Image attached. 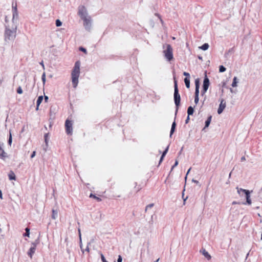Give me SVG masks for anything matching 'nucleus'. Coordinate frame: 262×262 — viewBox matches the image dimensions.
I'll return each instance as SVG.
<instances>
[{"label": "nucleus", "mask_w": 262, "mask_h": 262, "mask_svg": "<svg viewBox=\"0 0 262 262\" xmlns=\"http://www.w3.org/2000/svg\"><path fill=\"white\" fill-rule=\"evenodd\" d=\"M12 11L13 15L12 22L8 23V17L6 16L5 17V21L7 24L6 26L5 40L7 42L12 41L14 39L17 30V23L18 18V14L16 5L12 6Z\"/></svg>", "instance_id": "nucleus-1"}, {"label": "nucleus", "mask_w": 262, "mask_h": 262, "mask_svg": "<svg viewBox=\"0 0 262 262\" xmlns=\"http://www.w3.org/2000/svg\"><path fill=\"white\" fill-rule=\"evenodd\" d=\"M80 62L77 61L75 62L72 72V82L74 88H76L78 83V78L80 75Z\"/></svg>", "instance_id": "nucleus-2"}, {"label": "nucleus", "mask_w": 262, "mask_h": 262, "mask_svg": "<svg viewBox=\"0 0 262 262\" xmlns=\"http://www.w3.org/2000/svg\"><path fill=\"white\" fill-rule=\"evenodd\" d=\"M166 49L163 51L164 57L168 61H170L173 59L172 48L169 45H166Z\"/></svg>", "instance_id": "nucleus-3"}, {"label": "nucleus", "mask_w": 262, "mask_h": 262, "mask_svg": "<svg viewBox=\"0 0 262 262\" xmlns=\"http://www.w3.org/2000/svg\"><path fill=\"white\" fill-rule=\"evenodd\" d=\"M78 14L81 19L90 16L86 8L84 6H80L78 8Z\"/></svg>", "instance_id": "nucleus-4"}, {"label": "nucleus", "mask_w": 262, "mask_h": 262, "mask_svg": "<svg viewBox=\"0 0 262 262\" xmlns=\"http://www.w3.org/2000/svg\"><path fill=\"white\" fill-rule=\"evenodd\" d=\"M180 96L179 94L177 81H174V100L177 106H178L180 103Z\"/></svg>", "instance_id": "nucleus-5"}, {"label": "nucleus", "mask_w": 262, "mask_h": 262, "mask_svg": "<svg viewBox=\"0 0 262 262\" xmlns=\"http://www.w3.org/2000/svg\"><path fill=\"white\" fill-rule=\"evenodd\" d=\"M83 21V26L86 30L90 31L91 28V18L90 16L82 19Z\"/></svg>", "instance_id": "nucleus-6"}, {"label": "nucleus", "mask_w": 262, "mask_h": 262, "mask_svg": "<svg viewBox=\"0 0 262 262\" xmlns=\"http://www.w3.org/2000/svg\"><path fill=\"white\" fill-rule=\"evenodd\" d=\"M4 144L0 142V159L5 161L8 157L7 154L3 149Z\"/></svg>", "instance_id": "nucleus-7"}, {"label": "nucleus", "mask_w": 262, "mask_h": 262, "mask_svg": "<svg viewBox=\"0 0 262 262\" xmlns=\"http://www.w3.org/2000/svg\"><path fill=\"white\" fill-rule=\"evenodd\" d=\"M65 126L67 133L71 135L73 131L72 122L67 119L66 121Z\"/></svg>", "instance_id": "nucleus-8"}, {"label": "nucleus", "mask_w": 262, "mask_h": 262, "mask_svg": "<svg viewBox=\"0 0 262 262\" xmlns=\"http://www.w3.org/2000/svg\"><path fill=\"white\" fill-rule=\"evenodd\" d=\"M209 86V79L205 76V78L203 81V90L202 92V95H204L207 91Z\"/></svg>", "instance_id": "nucleus-9"}, {"label": "nucleus", "mask_w": 262, "mask_h": 262, "mask_svg": "<svg viewBox=\"0 0 262 262\" xmlns=\"http://www.w3.org/2000/svg\"><path fill=\"white\" fill-rule=\"evenodd\" d=\"M226 103L225 101L223 99H221L220 104L219 105V107L217 110V113L219 114H221L223 112V111L226 107Z\"/></svg>", "instance_id": "nucleus-10"}, {"label": "nucleus", "mask_w": 262, "mask_h": 262, "mask_svg": "<svg viewBox=\"0 0 262 262\" xmlns=\"http://www.w3.org/2000/svg\"><path fill=\"white\" fill-rule=\"evenodd\" d=\"M32 246L30 248L28 254L30 256V258L32 257L33 254L35 253L36 250V245L35 243L32 244Z\"/></svg>", "instance_id": "nucleus-11"}, {"label": "nucleus", "mask_w": 262, "mask_h": 262, "mask_svg": "<svg viewBox=\"0 0 262 262\" xmlns=\"http://www.w3.org/2000/svg\"><path fill=\"white\" fill-rule=\"evenodd\" d=\"M200 252L202 253V254L208 259L209 260L211 259V256L208 253L207 251H206L205 249H202L200 251Z\"/></svg>", "instance_id": "nucleus-12"}, {"label": "nucleus", "mask_w": 262, "mask_h": 262, "mask_svg": "<svg viewBox=\"0 0 262 262\" xmlns=\"http://www.w3.org/2000/svg\"><path fill=\"white\" fill-rule=\"evenodd\" d=\"M246 198V202L248 205H251L252 204L251 200L250 199V191L248 190L245 193Z\"/></svg>", "instance_id": "nucleus-13"}, {"label": "nucleus", "mask_w": 262, "mask_h": 262, "mask_svg": "<svg viewBox=\"0 0 262 262\" xmlns=\"http://www.w3.org/2000/svg\"><path fill=\"white\" fill-rule=\"evenodd\" d=\"M8 177L10 180H15L16 179L15 173L13 171H10L9 173Z\"/></svg>", "instance_id": "nucleus-14"}, {"label": "nucleus", "mask_w": 262, "mask_h": 262, "mask_svg": "<svg viewBox=\"0 0 262 262\" xmlns=\"http://www.w3.org/2000/svg\"><path fill=\"white\" fill-rule=\"evenodd\" d=\"M176 123L175 122H173L171 125L170 133V137H171L172 135L174 133L176 128Z\"/></svg>", "instance_id": "nucleus-15"}, {"label": "nucleus", "mask_w": 262, "mask_h": 262, "mask_svg": "<svg viewBox=\"0 0 262 262\" xmlns=\"http://www.w3.org/2000/svg\"><path fill=\"white\" fill-rule=\"evenodd\" d=\"M237 190V193L242 195L243 193H246V192L248 191V190L244 189L242 188H238V187L236 188Z\"/></svg>", "instance_id": "nucleus-16"}, {"label": "nucleus", "mask_w": 262, "mask_h": 262, "mask_svg": "<svg viewBox=\"0 0 262 262\" xmlns=\"http://www.w3.org/2000/svg\"><path fill=\"white\" fill-rule=\"evenodd\" d=\"M58 216V212L57 210H52V218L54 220H56Z\"/></svg>", "instance_id": "nucleus-17"}, {"label": "nucleus", "mask_w": 262, "mask_h": 262, "mask_svg": "<svg viewBox=\"0 0 262 262\" xmlns=\"http://www.w3.org/2000/svg\"><path fill=\"white\" fill-rule=\"evenodd\" d=\"M237 78L236 77H234L233 80V82L232 83V87H236L237 86V83H238Z\"/></svg>", "instance_id": "nucleus-18"}, {"label": "nucleus", "mask_w": 262, "mask_h": 262, "mask_svg": "<svg viewBox=\"0 0 262 262\" xmlns=\"http://www.w3.org/2000/svg\"><path fill=\"white\" fill-rule=\"evenodd\" d=\"M184 82L187 88H190V80L187 77L184 79Z\"/></svg>", "instance_id": "nucleus-19"}, {"label": "nucleus", "mask_w": 262, "mask_h": 262, "mask_svg": "<svg viewBox=\"0 0 262 262\" xmlns=\"http://www.w3.org/2000/svg\"><path fill=\"white\" fill-rule=\"evenodd\" d=\"M202 50L205 51L207 50L209 48V45L207 43H204L201 47H199Z\"/></svg>", "instance_id": "nucleus-20"}, {"label": "nucleus", "mask_w": 262, "mask_h": 262, "mask_svg": "<svg viewBox=\"0 0 262 262\" xmlns=\"http://www.w3.org/2000/svg\"><path fill=\"white\" fill-rule=\"evenodd\" d=\"M193 111H194L193 108L192 106H189L188 108V110H187V113H188V116L192 115L193 113Z\"/></svg>", "instance_id": "nucleus-21"}, {"label": "nucleus", "mask_w": 262, "mask_h": 262, "mask_svg": "<svg viewBox=\"0 0 262 262\" xmlns=\"http://www.w3.org/2000/svg\"><path fill=\"white\" fill-rule=\"evenodd\" d=\"M211 118H212V117L211 116H210L208 118L207 120L205 122V127H207L209 125V124L210 123V122H211Z\"/></svg>", "instance_id": "nucleus-22"}, {"label": "nucleus", "mask_w": 262, "mask_h": 262, "mask_svg": "<svg viewBox=\"0 0 262 262\" xmlns=\"http://www.w3.org/2000/svg\"><path fill=\"white\" fill-rule=\"evenodd\" d=\"M43 97L42 96H40L38 97L37 100V105L39 106L40 103L42 102L43 100Z\"/></svg>", "instance_id": "nucleus-23"}, {"label": "nucleus", "mask_w": 262, "mask_h": 262, "mask_svg": "<svg viewBox=\"0 0 262 262\" xmlns=\"http://www.w3.org/2000/svg\"><path fill=\"white\" fill-rule=\"evenodd\" d=\"M12 142V137L11 133L10 131L9 132V140H8V144L10 146L11 145Z\"/></svg>", "instance_id": "nucleus-24"}, {"label": "nucleus", "mask_w": 262, "mask_h": 262, "mask_svg": "<svg viewBox=\"0 0 262 262\" xmlns=\"http://www.w3.org/2000/svg\"><path fill=\"white\" fill-rule=\"evenodd\" d=\"M26 233L24 234V236L29 237L30 235V229L28 228H26L25 229Z\"/></svg>", "instance_id": "nucleus-25"}, {"label": "nucleus", "mask_w": 262, "mask_h": 262, "mask_svg": "<svg viewBox=\"0 0 262 262\" xmlns=\"http://www.w3.org/2000/svg\"><path fill=\"white\" fill-rule=\"evenodd\" d=\"M90 197L91 198H93L94 199H95L96 200H97L98 202H100L101 201V199L98 197H97L95 195L93 194H91L90 195Z\"/></svg>", "instance_id": "nucleus-26"}, {"label": "nucleus", "mask_w": 262, "mask_h": 262, "mask_svg": "<svg viewBox=\"0 0 262 262\" xmlns=\"http://www.w3.org/2000/svg\"><path fill=\"white\" fill-rule=\"evenodd\" d=\"M56 25L57 27H60L62 25V22L59 19L56 20Z\"/></svg>", "instance_id": "nucleus-27"}, {"label": "nucleus", "mask_w": 262, "mask_h": 262, "mask_svg": "<svg viewBox=\"0 0 262 262\" xmlns=\"http://www.w3.org/2000/svg\"><path fill=\"white\" fill-rule=\"evenodd\" d=\"M219 71L220 72H224L226 71V68L223 66H220Z\"/></svg>", "instance_id": "nucleus-28"}, {"label": "nucleus", "mask_w": 262, "mask_h": 262, "mask_svg": "<svg viewBox=\"0 0 262 262\" xmlns=\"http://www.w3.org/2000/svg\"><path fill=\"white\" fill-rule=\"evenodd\" d=\"M195 88L200 87V83H199V79H196L195 80Z\"/></svg>", "instance_id": "nucleus-29"}, {"label": "nucleus", "mask_w": 262, "mask_h": 262, "mask_svg": "<svg viewBox=\"0 0 262 262\" xmlns=\"http://www.w3.org/2000/svg\"><path fill=\"white\" fill-rule=\"evenodd\" d=\"M17 93L19 94H21L23 93V90L21 86H19L17 90Z\"/></svg>", "instance_id": "nucleus-30"}, {"label": "nucleus", "mask_w": 262, "mask_h": 262, "mask_svg": "<svg viewBox=\"0 0 262 262\" xmlns=\"http://www.w3.org/2000/svg\"><path fill=\"white\" fill-rule=\"evenodd\" d=\"M168 148H169V146H168L165 149V150L163 151V152L162 153V156L163 157H165L166 154H167L168 150Z\"/></svg>", "instance_id": "nucleus-31"}, {"label": "nucleus", "mask_w": 262, "mask_h": 262, "mask_svg": "<svg viewBox=\"0 0 262 262\" xmlns=\"http://www.w3.org/2000/svg\"><path fill=\"white\" fill-rule=\"evenodd\" d=\"M100 256H101V260H102V262H108L106 260L105 257L104 256V255L102 253L100 254Z\"/></svg>", "instance_id": "nucleus-32"}, {"label": "nucleus", "mask_w": 262, "mask_h": 262, "mask_svg": "<svg viewBox=\"0 0 262 262\" xmlns=\"http://www.w3.org/2000/svg\"><path fill=\"white\" fill-rule=\"evenodd\" d=\"M41 79H42L43 83H45L46 82V74L45 73H43V74L42 75Z\"/></svg>", "instance_id": "nucleus-33"}, {"label": "nucleus", "mask_w": 262, "mask_h": 262, "mask_svg": "<svg viewBox=\"0 0 262 262\" xmlns=\"http://www.w3.org/2000/svg\"><path fill=\"white\" fill-rule=\"evenodd\" d=\"M199 88H195V96H199Z\"/></svg>", "instance_id": "nucleus-34"}, {"label": "nucleus", "mask_w": 262, "mask_h": 262, "mask_svg": "<svg viewBox=\"0 0 262 262\" xmlns=\"http://www.w3.org/2000/svg\"><path fill=\"white\" fill-rule=\"evenodd\" d=\"M154 206V204H150L146 207L145 210L146 211L148 209L151 208Z\"/></svg>", "instance_id": "nucleus-35"}, {"label": "nucleus", "mask_w": 262, "mask_h": 262, "mask_svg": "<svg viewBox=\"0 0 262 262\" xmlns=\"http://www.w3.org/2000/svg\"><path fill=\"white\" fill-rule=\"evenodd\" d=\"M199 100V96H195L194 102H195V103L196 104L198 103Z\"/></svg>", "instance_id": "nucleus-36"}, {"label": "nucleus", "mask_w": 262, "mask_h": 262, "mask_svg": "<svg viewBox=\"0 0 262 262\" xmlns=\"http://www.w3.org/2000/svg\"><path fill=\"white\" fill-rule=\"evenodd\" d=\"M183 75L185 76H186L187 78L190 77V74L188 73H187L186 72H184L183 73Z\"/></svg>", "instance_id": "nucleus-37"}, {"label": "nucleus", "mask_w": 262, "mask_h": 262, "mask_svg": "<svg viewBox=\"0 0 262 262\" xmlns=\"http://www.w3.org/2000/svg\"><path fill=\"white\" fill-rule=\"evenodd\" d=\"M122 257L120 255H119L118 256V259H117V261L118 262H122Z\"/></svg>", "instance_id": "nucleus-38"}, {"label": "nucleus", "mask_w": 262, "mask_h": 262, "mask_svg": "<svg viewBox=\"0 0 262 262\" xmlns=\"http://www.w3.org/2000/svg\"><path fill=\"white\" fill-rule=\"evenodd\" d=\"M48 137V134H45V142H46V144H47Z\"/></svg>", "instance_id": "nucleus-39"}, {"label": "nucleus", "mask_w": 262, "mask_h": 262, "mask_svg": "<svg viewBox=\"0 0 262 262\" xmlns=\"http://www.w3.org/2000/svg\"><path fill=\"white\" fill-rule=\"evenodd\" d=\"M178 161L176 160V162H175V163H174V165H173V166L172 167V168H171V170L173 169V168L174 167L177 166L178 165Z\"/></svg>", "instance_id": "nucleus-40"}, {"label": "nucleus", "mask_w": 262, "mask_h": 262, "mask_svg": "<svg viewBox=\"0 0 262 262\" xmlns=\"http://www.w3.org/2000/svg\"><path fill=\"white\" fill-rule=\"evenodd\" d=\"M79 49H80V51H82V52H84L85 53H86V50L85 49H84V48H83L82 47H81V48H80Z\"/></svg>", "instance_id": "nucleus-41"}, {"label": "nucleus", "mask_w": 262, "mask_h": 262, "mask_svg": "<svg viewBox=\"0 0 262 262\" xmlns=\"http://www.w3.org/2000/svg\"><path fill=\"white\" fill-rule=\"evenodd\" d=\"M35 155H36V152H35V151H34L32 152V155H31V158H34V157L35 156Z\"/></svg>", "instance_id": "nucleus-42"}, {"label": "nucleus", "mask_w": 262, "mask_h": 262, "mask_svg": "<svg viewBox=\"0 0 262 262\" xmlns=\"http://www.w3.org/2000/svg\"><path fill=\"white\" fill-rule=\"evenodd\" d=\"M164 158V157H163V156L162 155L161 157L160 161H159V164H160L162 162Z\"/></svg>", "instance_id": "nucleus-43"}, {"label": "nucleus", "mask_w": 262, "mask_h": 262, "mask_svg": "<svg viewBox=\"0 0 262 262\" xmlns=\"http://www.w3.org/2000/svg\"><path fill=\"white\" fill-rule=\"evenodd\" d=\"M190 170H191V168H190L188 169V171H187V173H186V177H185V180H186L187 175H188V174L189 173V172H190Z\"/></svg>", "instance_id": "nucleus-44"}, {"label": "nucleus", "mask_w": 262, "mask_h": 262, "mask_svg": "<svg viewBox=\"0 0 262 262\" xmlns=\"http://www.w3.org/2000/svg\"><path fill=\"white\" fill-rule=\"evenodd\" d=\"M78 232H79V238H80V242H81V232H80V229H78Z\"/></svg>", "instance_id": "nucleus-45"}, {"label": "nucleus", "mask_w": 262, "mask_h": 262, "mask_svg": "<svg viewBox=\"0 0 262 262\" xmlns=\"http://www.w3.org/2000/svg\"><path fill=\"white\" fill-rule=\"evenodd\" d=\"M80 248H81V249L82 252L83 253H84V250H83V249H82V244H81V241L80 242Z\"/></svg>", "instance_id": "nucleus-46"}, {"label": "nucleus", "mask_w": 262, "mask_h": 262, "mask_svg": "<svg viewBox=\"0 0 262 262\" xmlns=\"http://www.w3.org/2000/svg\"><path fill=\"white\" fill-rule=\"evenodd\" d=\"M48 99H49V98H48V96H45V102H47V101H48Z\"/></svg>", "instance_id": "nucleus-47"}, {"label": "nucleus", "mask_w": 262, "mask_h": 262, "mask_svg": "<svg viewBox=\"0 0 262 262\" xmlns=\"http://www.w3.org/2000/svg\"><path fill=\"white\" fill-rule=\"evenodd\" d=\"M189 120V116H188V117L185 121L186 123H187L188 122Z\"/></svg>", "instance_id": "nucleus-48"}, {"label": "nucleus", "mask_w": 262, "mask_h": 262, "mask_svg": "<svg viewBox=\"0 0 262 262\" xmlns=\"http://www.w3.org/2000/svg\"><path fill=\"white\" fill-rule=\"evenodd\" d=\"M192 181L196 184L199 183V182L197 180H195L194 179H192Z\"/></svg>", "instance_id": "nucleus-49"}, {"label": "nucleus", "mask_w": 262, "mask_h": 262, "mask_svg": "<svg viewBox=\"0 0 262 262\" xmlns=\"http://www.w3.org/2000/svg\"><path fill=\"white\" fill-rule=\"evenodd\" d=\"M40 64L42 66L43 69H45V66L43 64V61H41Z\"/></svg>", "instance_id": "nucleus-50"}, {"label": "nucleus", "mask_w": 262, "mask_h": 262, "mask_svg": "<svg viewBox=\"0 0 262 262\" xmlns=\"http://www.w3.org/2000/svg\"><path fill=\"white\" fill-rule=\"evenodd\" d=\"M85 251H87V252H89L90 251V249H89V248L88 246H87L86 249H85Z\"/></svg>", "instance_id": "nucleus-51"}, {"label": "nucleus", "mask_w": 262, "mask_h": 262, "mask_svg": "<svg viewBox=\"0 0 262 262\" xmlns=\"http://www.w3.org/2000/svg\"><path fill=\"white\" fill-rule=\"evenodd\" d=\"M241 160H242V161H244V160H245V157H242V158H241Z\"/></svg>", "instance_id": "nucleus-52"}, {"label": "nucleus", "mask_w": 262, "mask_h": 262, "mask_svg": "<svg viewBox=\"0 0 262 262\" xmlns=\"http://www.w3.org/2000/svg\"><path fill=\"white\" fill-rule=\"evenodd\" d=\"M238 204V203L235 202V201L233 202V203H232V204Z\"/></svg>", "instance_id": "nucleus-53"}, {"label": "nucleus", "mask_w": 262, "mask_h": 262, "mask_svg": "<svg viewBox=\"0 0 262 262\" xmlns=\"http://www.w3.org/2000/svg\"><path fill=\"white\" fill-rule=\"evenodd\" d=\"M38 108H39V106L37 105V106H36V110H38Z\"/></svg>", "instance_id": "nucleus-54"}, {"label": "nucleus", "mask_w": 262, "mask_h": 262, "mask_svg": "<svg viewBox=\"0 0 262 262\" xmlns=\"http://www.w3.org/2000/svg\"><path fill=\"white\" fill-rule=\"evenodd\" d=\"M260 239L262 240V232H261V234Z\"/></svg>", "instance_id": "nucleus-55"}, {"label": "nucleus", "mask_w": 262, "mask_h": 262, "mask_svg": "<svg viewBox=\"0 0 262 262\" xmlns=\"http://www.w3.org/2000/svg\"><path fill=\"white\" fill-rule=\"evenodd\" d=\"M230 92H231V93H232V92H233V90H232V89H230Z\"/></svg>", "instance_id": "nucleus-56"}, {"label": "nucleus", "mask_w": 262, "mask_h": 262, "mask_svg": "<svg viewBox=\"0 0 262 262\" xmlns=\"http://www.w3.org/2000/svg\"><path fill=\"white\" fill-rule=\"evenodd\" d=\"M159 259H158L155 262H158L159 261Z\"/></svg>", "instance_id": "nucleus-57"}, {"label": "nucleus", "mask_w": 262, "mask_h": 262, "mask_svg": "<svg viewBox=\"0 0 262 262\" xmlns=\"http://www.w3.org/2000/svg\"><path fill=\"white\" fill-rule=\"evenodd\" d=\"M172 39H175V37H173Z\"/></svg>", "instance_id": "nucleus-58"}, {"label": "nucleus", "mask_w": 262, "mask_h": 262, "mask_svg": "<svg viewBox=\"0 0 262 262\" xmlns=\"http://www.w3.org/2000/svg\"><path fill=\"white\" fill-rule=\"evenodd\" d=\"M199 58L202 59V57H199Z\"/></svg>", "instance_id": "nucleus-59"}, {"label": "nucleus", "mask_w": 262, "mask_h": 262, "mask_svg": "<svg viewBox=\"0 0 262 262\" xmlns=\"http://www.w3.org/2000/svg\"><path fill=\"white\" fill-rule=\"evenodd\" d=\"M115 262H116V261H115Z\"/></svg>", "instance_id": "nucleus-60"}]
</instances>
